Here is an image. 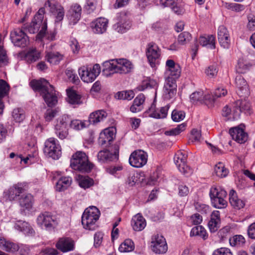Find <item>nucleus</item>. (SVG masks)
Segmentation results:
<instances>
[{
	"instance_id": "obj_22",
	"label": "nucleus",
	"mask_w": 255,
	"mask_h": 255,
	"mask_svg": "<svg viewBox=\"0 0 255 255\" xmlns=\"http://www.w3.org/2000/svg\"><path fill=\"white\" fill-rule=\"evenodd\" d=\"M131 22L125 12L120 13L119 21L114 25L115 29L118 32L123 33L129 29Z\"/></svg>"
},
{
	"instance_id": "obj_29",
	"label": "nucleus",
	"mask_w": 255,
	"mask_h": 255,
	"mask_svg": "<svg viewBox=\"0 0 255 255\" xmlns=\"http://www.w3.org/2000/svg\"><path fill=\"white\" fill-rule=\"evenodd\" d=\"M131 225L133 230L141 231L145 227L146 223L143 216L140 214H137L132 217Z\"/></svg>"
},
{
	"instance_id": "obj_35",
	"label": "nucleus",
	"mask_w": 255,
	"mask_h": 255,
	"mask_svg": "<svg viewBox=\"0 0 255 255\" xmlns=\"http://www.w3.org/2000/svg\"><path fill=\"white\" fill-rule=\"evenodd\" d=\"M0 247L3 248L7 252L15 253L19 250V245L16 243L0 238Z\"/></svg>"
},
{
	"instance_id": "obj_24",
	"label": "nucleus",
	"mask_w": 255,
	"mask_h": 255,
	"mask_svg": "<svg viewBox=\"0 0 255 255\" xmlns=\"http://www.w3.org/2000/svg\"><path fill=\"white\" fill-rule=\"evenodd\" d=\"M108 20L105 18L100 17L92 22L91 27L93 32L97 34H102L107 29Z\"/></svg>"
},
{
	"instance_id": "obj_23",
	"label": "nucleus",
	"mask_w": 255,
	"mask_h": 255,
	"mask_svg": "<svg viewBox=\"0 0 255 255\" xmlns=\"http://www.w3.org/2000/svg\"><path fill=\"white\" fill-rule=\"evenodd\" d=\"M218 39L220 45L224 48H228L230 44V37L227 28L221 25L218 29Z\"/></svg>"
},
{
	"instance_id": "obj_18",
	"label": "nucleus",
	"mask_w": 255,
	"mask_h": 255,
	"mask_svg": "<svg viewBox=\"0 0 255 255\" xmlns=\"http://www.w3.org/2000/svg\"><path fill=\"white\" fill-rule=\"evenodd\" d=\"M151 248L156 254H164L167 251L165 239L162 236L157 235L152 238Z\"/></svg>"
},
{
	"instance_id": "obj_7",
	"label": "nucleus",
	"mask_w": 255,
	"mask_h": 255,
	"mask_svg": "<svg viewBox=\"0 0 255 255\" xmlns=\"http://www.w3.org/2000/svg\"><path fill=\"white\" fill-rule=\"evenodd\" d=\"M45 154L53 159H58L61 155V148L57 139L53 137L48 138L45 142Z\"/></svg>"
},
{
	"instance_id": "obj_37",
	"label": "nucleus",
	"mask_w": 255,
	"mask_h": 255,
	"mask_svg": "<svg viewBox=\"0 0 255 255\" xmlns=\"http://www.w3.org/2000/svg\"><path fill=\"white\" fill-rule=\"evenodd\" d=\"M145 100L144 95L142 94L138 95L134 100L130 110L132 113H137L142 110V104Z\"/></svg>"
},
{
	"instance_id": "obj_2",
	"label": "nucleus",
	"mask_w": 255,
	"mask_h": 255,
	"mask_svg": "<svg viewBox=\"0 0 255 255\" xmlns=\"http://www.w3.org/2000/svg\"><path fill=\"white\" fill-rule=\"evenodd\" d=\"M133 68L131 62L126 59H116L107 61L103 63L102 73L106 77H110L115 73L126 74Z\"/></svg>"
},
{
	"instance_id": "obj_46",
	"label": "nucleus",
	"mask_w": 255,
	"mask_h": 255,
	"mask_svg": "<svg viewBox=\"0 0 255 255\" xmlns=\"http://www.w3.org/2000/svg\"><path fill=\"white\" fill-rule=\"evenodd\" d=\"M134 248L133 242L130 239H127L120 245L119 250L121 253H126L133 251Z\"/></svg>"
},
{
	"instance_id": "obj_12",
	"label": "nucleus",
	"mask_w": 255,
	"mask_h": 255,
	"mask_svg": "<svg viewBox=\"0 0 255 255\" xmlns=\"http://www.w3.org/2000/svg\"><path fill=\"white\" fill-rule=\"evenodd\" d=\"M45 7H48L49 11L55 18V22L61 21L65 15L64 7L56 0H47Z\"/></svg>"
},
{
	"instance_id": "obj_10",
	"label": "nucleus",
	"mask_w": 255,
	"mask_h": 255,
	"mask_svg": "<svg viewBox=\"0 0 255 255\" xmlns=\"http://www.w3.org/2000/svg\"><path fill=\"white\" fill-rule=\"evenodd\" d=\"M27 184L25 183H17L5 190L3 196L9 201L15 200L20 194L26 191Z\"/></svg>"
},
{
	"instance_id": "obj_51",
	"label": "nucleus",
	"mask_w": 255,
	"mask_h": 255,
	"mask_svg": "<svg viewBox=\"0 0 255 255\" xmlns=\"http://www.w3.org/2000/svg\"><path fill=\"white\" fill-rule=\"evenodd\" d=\"M69 127L75 130H79L86 128V124L84 121L79 120H70L69 122Z\"/></svg>"
},
{
	"instance_id": "obj_33",
	"label": "nucleus",
	"mask_w": 255,
	"mask_h": 255,
	"mask_svg": "<svg viewBox=\"0 0 255 255\" xmlns=\"http://www.w3.org/2000/svg\"><path fill=\"white\" fill-rule=\"evenodd\" d=\"M199 42L202 46L206 47L212 49H215V37L213 35H205L200 36Z\"/></svg>"
},
{
	"instance_id": "obj_48",
	"label": "nucleus",
	"mask_w": 255,
	"mask_h": 255,
	"mask_svg": "<svg viewBox=\"0 0 255 255\" xmlns=\"http://www.w3.org/2000/svg\"><path fill=\"white\" fill-rule=\"evenodd\" d=\"M251 66L249 63L243 59H240L237 66V71L239 73H246Z\"/></svg>"
},
{
	"instance_id": "obj_45",
	"label": "nucleus",
	"mask_w": 255,
	"mask_h": 255,
	"mask_svg": "<svg viewBox=\"0 0 255 255\" xmlns=\"http://www.w3.org/2000/svg\"><path fill=\"white\" fill-rule=\"evenodd\" d=\"M134 96V93L131 90L118 92L115 95V97L117 99L127 100H131Z\"/></svg>"
},
{
	"instance_id": "obj_5",
	"label": "nucleus",
	"mask_w": 255,
	"mask_h": 255,
	"mask_svg": "<svg viewBox=\"0 0 255 255\" xmlns=\"http://www.w3.org/2000/svg\"><path fill=\"white\" fill-rule=\"evenodd\" d=\"M99 209L95 206L87 208L82 216V224L86 229L95 230V223L99 219L100 215Z\"/></svg>"
},
{
	"instance_id": "obj_57",
	"label": "nucleus",
	"mask_w": 255,
	"mask_h": 255,
	"mask_svg": "<svg viewBox=\"0 0 255 255\" xmlns=\"http://www.w3.org/2000/svg\"><path fill=\"white\" fill-rule=\"evenodd\" d=\"M8 63V58L6 51L3 47L0 46V67L7 65Z\"/></svg>"
},
{
	"instance_id": "obj_50",
	"label": "nucleus",
	"mask_w": 255,
	"mask_h": 255,
	"mask_svg": "<svg viewBox=\"0 0 255 255\" xmlns=\"http://www.w3.org/2000/svg\"><path fill=\"white\" fill-rule=\"evenodd\" d=\"M10 87L7 82L0 79V98H3L8 95Z\"/></svg>"
},
{
	"instance_id": "obj_56",
	"label": "nucleus",
	"mask_w": 255,
	"mask_h": 255,
	"mask_svg": "<svg viewBox=\"0 0 255 255\" xmlns=\"http://www.w3.org/2000/svg\"><path fill=\"white\" fill-rule=\"evenodd\" d=\"M191 38V34L188 32H183L180 33L178 37V43L181 45L185 44Z\"/></svg>"
},
{
	"instance_id": "obj_14",
	"label": "nucleus",
	"mask_w": 255,
	"mask_h": 255,
	"mask_svg": "<svg viewBox=\"0 0 255 255\" xmlns=\"http://www.w3.org/2000/svg\"><path fill=\"white\" fill-rule=\"evenodd\" d=\"M187 157L185 153L178 151L174 156V161L179 170L188 176L192 174V170L186 165Z\"/></svg>"
},
{
	"instance_id": "obj_60",
	"label": "nucleus",
	"mask_w": 255,
	"mask_h": 255,
	"mask_svg": "<svg viewBox=\"0 0 255 255\" xmlns=\"http://www.w3.org/2000/svg\"><path fill=\"white\" fill-rule=\"evenodd\" d=\"M58 111L56 109H48L46 110L44 118L47 122L51 121L57 115Z\"/></svg>"
},
{
	"instance_id": "obj_53",
	"label": "nucleus",
	"mask_w": 255,
	"mask_h": 255,
	"mask_svg": "<svg viewBox=\"0 0 255 255\" xmlns=\"http://www.w3.org/2000/svg\"><path fill=\"white\" fill-rule=\"evenodd\" d=\"M156 85L155 81L152 79H146L142 81L141 84L137 88L139 91H143L147 88H154Z\"/></svg>"
},
{
	"instance_id": "obj_52",
	"label": "nucleus",
	"mask_w": 255,
	"mask_h": 255,
	"mask_svg": "<svg viewBox=\"0 0 255 255\" xmlns=\"http://www.w3.org/2000/svg\"><path fill=\"white\" fill-rule=\"evenodd\" d=\"M186 126V125L184 123L179 125L177 127L172 128L170 130L166 131L165 132V134L170 136L178 135L181 132L185 130Z\"/></svg>"
},
{
	"instance_id": "obj_26",
	"label": "nucleus",
	"mask_w": 255,
	"mask_h": 255,
	"mask_svg": "<svg viewBox=\"0 0 255 255\" xmlns=\"http://www.w3.org/2000/svg\"><path fill=\"white\" fill-rule=\"evenodd\" d=\"M115 136L113 128H109L105 129L100 134L99 143L102 145L111 144Z\"/></svg>"
},
{
	"instance_id": "obj_34",
	"label": "nucleus",
	"mask_w": 255,
	"mask_h": 255,
	"mask_svg": "<svg viewBox=\"0 0 255 255\" xmlns=\"http://www.w3.org/2000/svg\"><path fill=\"white\" fill-rule=\"evenodd\" d=\"M229 202L231 205L236 209H240L245 205L244 201L238 198L234 190H231L230 192Z\"/></svg>"
},
{
	"instance_id": "obj_13",
	"label": "nucleus",
	"mask_w": 255,
	"mask_h": 255,
	"mask_svg": "<svg viewBox=\"0 0 255 255\" xmlns=\"http://www.w3.org/2000/svg\"><path fill=\"white\" fill-rule=\"evenodd\" d=\"M147 153L142 150H135L129 156V163L134 167H142L147 163Z\"/></svg>"
},
{
	"instance_id": "obj_49",
	"label": "nucleus",
	"mask_w": 255,
	"mask_h": 255,
	"mask_svg": "<svg viewBox=\"0 0 255 255\" xmlns=\"http://www.w3.org/2000/svg\"><path fill=\"white\" fill-rule=\"evenodd\" d=\"M12 116L16 122L20 123L25 119V113L22 109L16 108L13 110Z\"/></svg>"
},
{
	"instance_id": "obj_16",
	"label": "nucleus",
	"mask_w": 255,
	"mask_h": 255,
	"mask_svg": "<svg viewBox=\"0 0 255 255\" xmlns=\"http://www.w3.org/2000/svg\"><path fill=\"white\" fill-rule=\"evenodd\" d=\"M146 55L150 65L152 67H155L157 60L160 56V51L158 46L153 42L148 44Z\"/></svg>"
},
{
	"instance_id": "obj_54",
	"label": "nucleus",
	"mask_w": 255,
	"mask_h": 255,
	"mask_svg": "<svg viewBox=\"0 0 255 255\" xmlns=\"http://www.w3.org/2000/svg\"><path fill=\"white\" fill-rule=\"evenodd\" d=\"M185 116V113L182 111L174 110L172 111L171 118L172 120L176 122H179L184 119Z\"/></svg>"
},
{
	"instance_id": "obj_30",
	"label": "nucleus",
	"mask_w": 255,
	"mask_h": 255,
	"mask_svg": "<svg viewBox=\"0 0 255 255\" xmlns=\"http://www.w3.org/2000/svg\"><path fill=\"white\" fill-rule=\"evenodd\" d=\"M34 202L33 196L30 194L21 196L19 198V205L23 210L29 211L31 209Z\"/></svg>"
},
{
	"instance_id": "obj_27",
	"label": "nucleus",
	"mask_w": 255,
	"mask_h": 255,
	"mask_svg": "<svg viewBox=\"0 0 255 255\" xmlns=\"http://www.w3.org/2000/svg\"><path fill=\"white\" fill-rule=\"evenodd\" d=\"M170 108L169 105L160 108L155 109L154 106H151L149 109V116L155 119H163L166 117Z\"/></svg>"
},
{
	"instance_id": "obj_43",
	"label": "nucleus",
	"mask_w": 255,
	"mask_h": 255,
	"mask_svg": "<svg viewBox=\"0 0 255 255\" xmlns=\"http://www.w3.org/2000/svg\"><path fill=\"white\" fill-rule=\"evenodd\" d=\"M68 101L71 104H80L81 102V96L78 95L76 91L69 90L67 91Z\"/></svg>"
},
{
	"instance_id": "obj_8",
	"label": "nucleus",
	"mask_w": 255,
	"mask_h": 255,
	"mask_svg": "<svg viewBox=\"0 0 255 255\" xmlns=\"http://www.w3.org/2000/svg\"><path fill=\"white\" fill-rule=\"evenodd\" d=\"M100 72L101 68L98 64H95L92 68L83 67L79 69L81 79L85 83H91L94 81Z\"/></svg>"
},
{
	"instance_id": "obj_41",
	"label": "nucleus",
	"mask_w": 255,
	"mask_h": 255,
	"mask_svg": "<svg viewBox=\"0 0 255 255\" xmlns=\"http://www.w3.org/2000/svg\"><path fill=\"white\" fill-rule=\"evenodd\" d=\"M190 236H199L204 240H206L208 238L206 231L202 226L193 227L191 231Z\"/></svg>"
},
{
	"instance_id": "obj_25",
	"label": "nucleus",
	"mask_w": 255,
	"mask_h": 255,
	"mask_svg": "<svg viewBox=\"0 0 255 255\" xmlns=\"http://www.w3.org/2000/svg\"><path fill=\"white\" fill-rule=\"evenodd\" d=\"M251 109V104L250 102L245 100H238L235 102L234 107V118L237 119L239 117L240 114L242 112H248Z\"/></svg>"
},
{
	"instance_id": "obj_47",
	"label": "nucleus",
	"mask_w": 255,
	"mask_h": 255,
	"mask_svg": "<svg viewBox=\"0 0 255 255\" xmlns=\"http://www.w3.org/2000/svg\"><path fill=\"white\" fill-rule=\"evenodd\" d=\"M15 228L17 230L23 232L25 234H32L34 232L33 229L25 222L19 221L18 223L15 224Z\"/></svg>"
},
{
	"instance_id": "obj_9",
	"label": "nucleus",
	"mask_w": 255,
	"mask_h": 255,
	"mask_svg": "<svg viewBox=\"0 0 255 255\" xmlns=\"http://www.w3.org/2000/svg\"><path fill=\"white\" fill-rule=\"evenodd\" d=\"M37 223L41 228L47 230H51L58 224L56 217L48 212L40 214L37 218Z\"/></svg>"
},
{
	"instance_id": "obj_38",
	"label": "nucleus",
	"mask_w": 255,
	"mask_h": 255,
	"mask_svg": "<svg viewBox=\"0 0 255 255\" xmlns=\"http://www.w3.org/2000/svg\"><path fill=\"white\" fill-rule=\"evenodd\" d=\"M235 84L236 87L240 90L242 94H248V87L247 82L243 76L238 75L235 78Z\"/></svg>"
},
{
	"instance_id": "obj_1",
	"label": "nucleus",
	"mask_w": 255,
	"mask_h": 255,
	"mask_svg": "<svg viewBox=\"0 0 255 255\" xmlns=\"http://www.w3.org/2000/svg\"><path fill=\"white\" fill-rule=\"evenodd\" d=\"M32 88L40 92L45 102L49 107H53L58 103V93L53 86L44 79L33 80L30 83Z\"/></svg>"
},
{
	"instance_id": "obj_4",
	"label": "nucleus",
	"mask_w": 255,
	"mask_h": 255,
	"mask_svg": "<svg viewBox=\"0 0 255 255\" xmlns=\"http://www.w3.org/2000/svg\"><path fill=\"white\" fill-rule=\"evenodd\" d=\"M40 25H41V28L36 35V40H42L45 38L48 40L52 41L55 39L56 31L54 30L47 32V23L45 22H42L41 20L36 22L33 20L30 25L27 28V30L29 33H34L38 30Z\"/></svg>"
},
{
	"instance_id": "obj_55",
	"label": "nucleus",
	"mask_w": 255,
	"mask_h": 255,
	"mask_svg": "<svg viewBox=\"0 0 255 255\" xmlns=\"http://www.w3.org/2000/svg\"><path fill=\"white\" fill-rule=\"evenodd\" d=\"M168 73V77L173 78L175 80L177 79L180 75L181 69L179 65L176 64L173 69H171L170 70H168L167 71Z\"/></svg>"
},
{
	"instance_id": "obj_42",
	"label": "nucleus",
	"mask_w": 255,
	"mask_h": 255,
	"mask_svg": "<svg viewBox=\"0 0 255 255\" xmlns=\"http://www.w3.org/2000/svg\"><path fill=\"white\" fill-rule=\"evenodd\" d=\"M229 242L231 246L233 247H241L245 245L246 240L242 235H237L230 238Z\"/></svg>"
},
{
	"instance_id": "obj_64",
	"label": "nucleus",
	"mask_w": 255,
	"mask_h": 255,
	"mask_svg": "<svg viewBox=\"0 0 255 255\" xmlns=\"http://www.w3.org/2000/svg\"><path fill=\"white\" fill-rule=\"evenodd\" d=\"M206 73L207 76L212 78L216 76L217 74L218 70L217 66L215 65H212L208 67L206 70Z\"/></svg>"
},
{
	"instance_id": "obj_31",
	"label": "nucleus",
	"mask_w": 255,
	"mask_h": 255,
	"mask_svg": "<svg viewBox=\"0 0 255 255\" xmlns=\"http://www.w3.org/2000/svg\"><path fill=\"white\" fill-rule=\"evenodd\" d=\"M107 116V113L103 110H97L90 114L89 117V122L93 125L103 121Z\"/></svg>"
},
{
	"instance_id": "obj_59",
	"label": "nucleus",
	"mask_w": 255,
	"mask_h": 255,
	"mask_svg": "<svg viewBox=\"0 0 255 255\" xmlns=\"http://www.w3.org/2000/svg\"><path fill=\"white\" fill-rule=\"evenodd\" d=\"M215 100L216 98L214 95H211L209 94H205V95H203V99L202 100V101H203L209 107H211L213 106Z\"/></svg>"
},
{
	"instance_id": "obj_39",
	"label": "nucleus",
	"mask_w": 255,
	"mask_h": 255,
	"mask_svg": "<svg viewBox=\"0 0 255 255\" xmlns=\"http://www.w3.org/2000/svg\"><path fill=\"white\" fill-rule=\"evenodd\" d=\"M46 58L50 64L56 65L63 59V55L59 52L51 51L47 53Z\"/></svg>"
},
{
	"instance_id": "obj_62",
	"label": "nucleus",
	"mask_w": 255,
	"mask_h": 255,
	"mask_svg": "<svg viewBox=\"0 0 255 255\" xmlns=\"http://www.w3.org/2000/svg\"><path fill=\"white\" fill-rule=\"evenodd\" d=\"M190 99L193 103L202 101L203 99V92L202 91H198L193 93L190 95Z\"/></svg>"
},
{
	"instance_id": "obj_3",
	"label": "nucleus",
	"mask_w": 255,
	"mask_h": 255,
	"mask_svg": "<svg viewBox=\"0 0 255 255\" xmlns=\"http://www.w3.org/2000/svg\"><path fill=\"white\" fill-rule=\"evenodd\" d=\"M70 166L74 170L81 172H89L93 168V164L89 162L88 156L81 151H78L73 154Z\"/></svg>"
},
{
	"instance_id": "obj_32",
	"label": "nucleus",
	"mask_w": 255,
	"mask_h": 255,
	"mask_svg": "<svg viewBox=\"0 0 255 255\" xmlns=\"http://www.w3.org/2000/svg\"><path fill=\"white\" fill-rule=\"evenodd\" d=\"M220 223V213L218 211H214L208 223V227L211 232H216L219 228Z\"/></svg>"
},
{
	"instance_id": "obj_17",
	"label": "nucleus",
	"mask_w": 255,
	"mask_h": 255,
	"mask_svg": "<svg viewBox=\"0 0 255 255\" xmlns=\"http://www.w3.org/2000/svg\"><path fill=\"white\" fill-rule=\"evenodd\" d=\"M114 153H111L108 150H101L97 155L98 161L101 163L107 162L111 161H116L119 158V146L117 144L114 145Z\"/></svg>"
},
{
	"instance_id": "obj_15",
	"label": "nucleus",
	"mask_w": 255,
	"mask_h": 255,
	"mask_svg": "<svg viewBox=\"0 0 255 255\" xmlns=\"http://www.w3.org/2000/svg\"><path fill=\"white\" fill-rule=\"evenodd\" d=\"M10 39L13 44L17 47H25L29 43L28 36L19 28L11 32Z\"/></svg>"
},
{
	"instance_id": "obj_40",
	"label": "nucleus",
	"mask_w": 255,
	"mask_h": 255,
	"mask_svg": "<svg viewBox=\"0 0 255 255\" xmlns=\"http://www.w3.org/2000/svg\"><path fill=\"white\" fill-rule=\"evenodd\" d=\"M41 53L35 48L29 49L25 55V58L29 63L34 62L40 58Z\"/></svg>"
},
{
	"instance_id": "obj_21",
	"label": "nucleus",
	"mask_w": 255,
	"mask_h": 255,
	"mask_svg": "<svg viewBox=\"0 0 255 255\" xmlns=\"http://www.w3.org/2000/svg\"><path fill=\"white\" fill-rule=\"evenodd\" d=\"M242 126L240 125V127H234L229 130V133L232 138L240 143H244L248 139V134Z\"/></svg>"
},
{
	"instance_id": "obj_19",
	"label": "nucleus",
	"mask_w": 255,
	"mask_h": 255,
	"mask_svg": "<svg viewBox=\"0 0 255 255\" xmlns=\"http://www.w3.org/2000/svg\"><path fill=\"white\" fill-rule=\"evenodd\" d=\"M81 13L82 7L80 4L77 3L72 4L66 15L69 24H76L81 18Z\"/></svg>"
},
{
	"instance_id": "obj_61",
	"label": "nucleus",
	"mask_w": 255,
	"mask_h": 255,
	"mask_svg": "<svg viewBox=\"0 0 255 255\" xmlns=\"http://www.w3.org/2000/svg\"><path fill=\"white\" fill-rule=\"evenodd\" d=\"M65 73L69 79L72 82L76 83L79 81V78L73 70L67 69Z\"/></svg>"
},
{
	"instance_id": "obj_6",
	"label": "nucleus",
	"mask_w": 255,
	"mask_h": 255,
	"mask_svg": "<svg viewBox=\"0 0 255 255\" xmlns=\"http://www.w3.org/2000/svg\"><path fill=\"white\" fill-rule=\"evenodd\" d=\"M226 191L219 187H212L210 191V197L213 206L218 209L225 208L227 205V202L225 199L227 197Z\"/></svg>"
},
{
	"instance_id": "obj_28",
	"label": "nucleus",
	"mask_w": 255,
	"mask_h": 255,
	"mask_svg": "<svg viewBox=\"0 0 255 255\" xmlns=\"http://www.w3.org/2000/svg\"><path fill=\"white\" fill-rule=\"evenodd\" d=\"M56 247L63 252L72 251L74 248V241L69 238H62L56 244Z\"/></svg>"
},
{
	"instance_id": "obj_11",
	"label": "nucleus",
	"mask_w": 255,
	"mask_h": 255,
	"mask_svg": "<svg viewBox=\"0 0 255 255\" xmlns=\"http://www.w3.org/2000/svg\"><path fill=\"white\" fill-rule=\"evenodd\" d=\"M70 122V118L68 116L63 115L59 118L55 126V133L57 136L63 139L68 135V125Z\"/></svg>"
},
{
	"instance_id": "obj_36",
	"label": "nucleus",
	"mask_w": 255,
	"mask_h": 255,
	"mask_svg": "<svg viewBox=\"0 0 255 255\" xmlns=\"http://www.w3.org/2000/svg\"><path fill=\"white\" fill-rule=\"evenodd\" d=\"M72 179L70 176L61 177L56 184V190L59 192L64 191L70 186Z\"/></svg>"
},
{
	"instance_id": "obj_44",
	"label": "nucleus",
	"mask_w": 255,
	"mask_h": 255,
	"mask_svg": "<svg viewBox=\"0 0 255 255\" xmlns=\"http://www.w3.org/2000/svg\"><path fill=\"white\" fill-rule=\"evenodd\" d=\"M214 172L216 175L220 178L225 177L228 174V170L225 167L222 162H219L214 167Z\"/></svg>"
},
{
	"instance_id": "obj_20",
	"label": "nucleus",
	"mask_w": 255,
	"mask_h": 255,
	"mask_svg": "<svg viewBox=\"0 0 255 255\" xmlns=\"http://www.w3.org/2000/svg\"><path fill=\"white\" fill-rule=\"evenodd\" d=\"M176 81L171 77H167L163 88L164 98L167 100L173 98L176 93Z\"/></svg>"
},
{
	"instance_id": "obj_58",
	"label": "nucleus",
	"mask_w": 255,
	"mask_h": 255,
	"mask_svg": "<svg viewBox=\"0 0 255 255\" xmlns=\"http://www.w3.org/2000/svg\"><path fill=\"white\" fill-rule=\"evenodd\" d=\"M94 183L93 180L88 177H84L82 178L79 181V185L81 187L86 189L90 187L93 185Z\"/></svg>"
},
{
	"instance_id": "obj_63",
	"label": "nucleus",
	"mask_w": 255,
	"mask_h": 255,
	"mask_svg": "<svg viewBox=\"0 0 255 255\" xmlns=\"http://www.w3.org/2000/svg\"><path fill=\"white\" fill-rule=\"evenodd\" d=\"M212 255H233L229 249L221 248L215 250Z\"/></svg>"
}]
</instances>
